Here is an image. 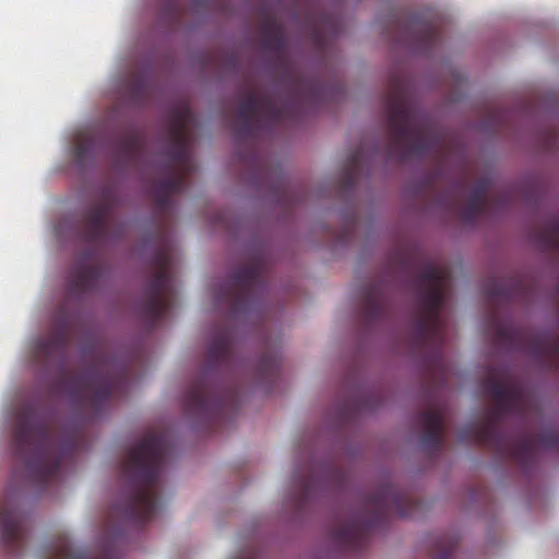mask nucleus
I'll return each mask as SVG.
<instances>
[{
  "label": "nucleus",
  "mask_w": 559,
  "mask_h": 559,
  "mask_svg": "<svg viewBox=\"0 0 559 559\" xmlns=\"http://www.w3.org/2000/svg\"><path fill=\"white\" fill-rule=\"evenodd\" d=\"M484 390L495 401L483 421L466 425L460 431L461 441L481 445L502 460H511L523 469H528L536 460L537 448L559 452V431L543 429L533 435L516 431L507 436L501 425L507 415L525 417L531 406L523 384L504 368H492L484 380Z\"/></svg>",
  "instance_id": "1"
},
{
  "label": "nucleus",
  "mask_w": 559,
  "mask_h": 559,
  "mask_svg": "<svg viewBox=\"0 0 559 559\" xmlns=\"http://www.w3.org/2000/svg\"><path fill=\"white\" fill-rule=\"evenodd\" d=\"M68 344L69 322L63 319L49 335L33 344V359L44 368L61 365V384L73 403L94 419L107 407L112 393L127 382V370L115 358L96 349L88 366L80 373L70 374L64 370Z\"/></svg>",
  "instance_id": "2"
},
{
  "label": "nucleus",
  "mask_w": 559,
  "mask_h": 559,
  "mask_svg": "<svg viewBox=\"0 0 559 559\" xmlns=\"http://www.w3.org/2000/svg\"><path fill=\"white\" fill-rule=\"evenodd\" d=\"M81 440V429H66L57 436L47 418L26 407L14 424L12 445L26 480L47 489L59 481L61 463L74 455Z\"/></svg>",
  "instance_id": "3"
},
{
  "label": "nucleus",
  "mask_w": 559,
  "mask_h": 559,
  "mask_svg": "<svg viewBox=\"0 0 559 559\" xmlns=\"http://www.w3.org/2000/svg\"><path fill=\"white\" fill-rule=\"evenodd\" d=\"M166 451V437L158 432L146 433L129 450L120 466L129 489L115 504L114 515L136 526L154 518L159 507V476Z\"/></svg>",
  "instance_id": "4"
},
{
  "label": "nucleus",
  "mask_w": 559,
  "mask_h": 559,
  "mask_svg": "<svg viewBox=\"0 0 559 559\" xmlns=\"http://www.w3.org/2000/svg\"><path fill=\"white\" fill-rule=\"evenodd\" d=\"M385 107L390 154L397 155L400 162H406L412 156L439 152L442 148V135L425 116L416 110L401 80H392Z\"/></svg>",
  "instance_id": "5"
},
{
  "label": "nucleus",
  "mask_w": 559,
  "mask_h": 559,
  "mask_svg": "<svg viewBox=\"0 0 559 559\" xmlns=\"http://www.w3.org/2000/svg\"><path fill=\"white\" fill-rule=\"evenodd\" d=\"M117 204L116 192L106 187L99 194L98 202L92 205L83 217L82 238L90 246L75 262L69 280L68 290L71 296L81 297L93 292L104 275L95 247L105 238H120L124 234V225L114 224V211Z\"/></svg>",
  "instance_id": "6"
},
{
  "label": "nucleus",
  "mask_w": 559,
  "mask_h": 559,
  "mask_svg": "<svg viewBox=\"0 0 559 559\" xmlns=\"http://www.w3.org/2000/svg\"><path fill=\"white\" fill-rule=\"evenodd\" d=\"M451 280L448 266L427 264L416 277V314L413 321V342L419 350L442 355L447 341V319L442 314Z\"/></svg>",
  "instance_id": "7"
},
{
  "label": "nucleus",
  "mask_w": 559,
  "mask_h": 559,
  "mask_svg": "<svg viewBox=\"0 0 559 559\" xmlns=\"http://www.w3.org/2000/svg\"><path fill=\"white\" fill-rule=\"evenodd\" d=\"M414 507V501L396 486L382 484L365 498L359 513L333 531V540L343 551L359 552L367 546L370 531L377 528L389 515H411Z\"/></svg>",
  "instance_id": "8"
},
{
  "label": "nucleus",
  "mask_w": 559,
  "mask_h": 559,
  "mask_svg": "<svg viewBox=\"0 0 559 559\" xmlns=\"http://www.w3.org/2000/svg\"><path fill=\"white\" fill-rule=\"evenodd\" d=\"M310 92V84L298 86L285 98L255 88L248 91L237 107L234 124L237 141L254 140L261 133L295 120Z\"/></svg>",
  "instance_id": "9"
},
{
  "label": "nucleus",
  "mask_w": 559,
  "mask_h": 559,
  "mask_svg": "<svg viewBox=\"0 0 559 559\" xmlns=\"http://www.w3.org/2000/svg\"><path fill=\"white\" fill-rule=\"evenodd\" d=\"M194 122L192 110L181 105L174 109L168 118L169 147L166 150L168 164L166 174L154 182V199L159 212L170 206V198L183 190L186 179L194 169L190 153V128Z\"/></svg>",
  "instance_id": "10"
},
{
  "label": "nucleus",
  "mask_w": 559,
  "mask_h": 559,
  "mask_svg": "<svg viewBox=\"0 0 559 559\" xmlns=\"http://www.w3.org/2000/svg\"><path fill=\"white\" fill-rule=\"evenodd\" d=\"M234 358V346L230 331L219 329L214 335L206 352V365L202 374L195 379L185 394V409L211 421H217L225 407L234 399L229 393L221 392L210 380L215 369L227 368Z\"/></svg>",
  "instance_id": "11"
},
{
  "label": "nucleus",
  "mask_w": 559,
  "mask_h": 559,
  "mask_svg": "<svg viewBox=\"0 0 559 559\" xmlns=\"http://www.w3.org/2000/svg\"><path fill=\"white\" fill-rule=\"evenodd\" d=\"M154 273L148 281L139 309L142 319L153 329L171 307L174 289L169 270L170 247L165 243L153 257Z\"/></svg>",
  "instance_id": "12"
},
{
  "label": "nucleus",
  "mask_w": 559,
  "mask_h": 559,
  "mask_svg": "<svg viewBox=\"0 0 559 559\" xmlns=\"http://www.w3.org/2000/svg\"><path fill=\"white\" fill-rule=\"evenodd\" d=\"M266 289L264 265L253 260L234 271L229 281L216 295L217 305H226L231 314L251 310Z\"/></svg>",
  "instance_id": "13"
},
{
  "label": "nucleus",
  "mask_w": 559,
  "mask_h": 559,
  "mask_svg": "<svg viewBox=\"0 0 559 559\" xmlns=\"http://www.w3.org/2000/svg\"><path fill=\"white\" fill-rule=\"evenodd\" d=\"M491 182L483 178L473 187L467 200L460 206V216L463 223L473 224L480 215L490 212L491 209L501 211L511 202V193L501 191L495 200L488 198Z\"/></svg>",
  "instance_id": "14"
},
{
  "label": "nucleus",
  "mask_w": 559,
  "mask_h": 559,
  "mask_svg": "<svg viewBox=\"0 0 559 559\" xmlns=\"http://www.w3.org/2000/svg\"><path fill=\"white\" fill-rule=\"evenodd\" d=\"M401 40L413 45L416 49L430 52L441 40L440 23L437 20H425L412 16L407 21H397Z\"/></svg>",
  "instance_id": "15"
},
{
  "label": "nucleus",
  "mask_w": 559,
  "mask_h": 559,
  "mask_svg": "<svg viewBox=\"0 0 559 559\" xmlns=\"http://www.w3.org/2000/svg\"><path fill=\"white\" fill-rule=\"evenodd\" d=\"M0 539L13 555H17L27 539L26 518L12 503L0 507Z\"/></svg>",
  "instance_id": "16"
},
{
  "label": "nucleus",
  "mask_w": 559,
  "mask_h": 559,
  "mask_svg": "<svg viewBox=\"0 0 559 559\" xmlns=\"http://www.w3.org/2000/svg\"><path fill=\"white\" fill-rule=\"evenodd\" d=\"M418 425L424 429L420 444L429 452L441 449L444 430V412L440 406H431L417 416Z\"/></svg>",
  "instance_id": "17"
},
{
  "label": "nucleus",
  "mask_w": 559,
  "mask_h": 559,
  "mask_svg": "<svg viewBox=\"0 0 559 559\" xmlns=\"http://www.w3.org/2000/svg\"><path fill=\"white\" fill-rule=\"evenodd\" d=\"M488 301L492 307L500 302L521 301L527 299V290L523 280L511 277L506 281H492L486 287Z\"/></svg>",
  "instance_id": "18"
},
{
  "label": "nucleus",
  "mask_w": 559,
  "mask_h": 559,
  "mask_svg": "<svg viewBox=\"0 0 559 559\" xmlns=\"http://www.w3.org/2000/svg\"><path fill=\"white\" fill-rule=\"evenodd\" d=\"M361 317L366 323L371 324L384 317L386 301L381 283L367 285L362 290Z\"/></svg>",
  "instance_id": "19"
},
{
  "label": "nucleus",
  "mask_w": 559,
  "mask_h": 559,
  "mask_svg": "<svg viewBox=\"0 0 559 559\" xmlns=\"http://www.w3.org/2000/svg\"><path fill=\"white\" fill-rule=\"evenodd\" d=\"M260 37L264 49L281 56L285 49V32L278 20L264 14L260 23Z\"/></svg>",
  "instance_id": "20"
},
{
  "label": "nucleus",
  "mask_w": 559,
  "mask_h": 559,
  "mask_svg": "<svg viewBox=\"0 0 559 559\" xmlns=\"http://www.w3.org/2000/svg\"><path fill=\"white\" fill-rule=\"evenodd\" d=\"M46 559H114L110 555L104 554L93 557L73 547L68 536H59L48 548Z\"/></svg>",
  "instance_id": "21"
},
{
  "label": "nucleus",
  "mask_w": 559,
  "mask_h": 559,
  "mask_svg": "<svg viewBox=\"0 0 559 559\" xmlns=\"http://www.w3.org/2000/svg\"><path fill=\"white\" fill-rule=\"evenodd\" d=\"M535 237L544 249L559 251V216L546 217Z\"/></svg>",
  "instance_id": "22"
},
{
  "label": "nucleus",
  "mask_w": 559,
  "mask_h": 559,
  "mask_svg": "<svg viewBox=\"0 0 559 559\" xmlns=\"http://www.w3.org/2000/svg\"><path fill=\"white\" fill-rule=\"evenodd\" d=\"M96 142L90 132H81L78 134L73 146V158L79 167H84L95 155Z\"/></svg>",
  "instance_id": "23"
},
{
  "label": "nucleus",
  "mask_w": 559,
  "mask_h": 559,
  "mask_svg": "<svg viewBox=\"0 0 559 559\" xmlns=\"http://www.w3.org/2000/svg\"><path fill=\"white\" fill-rule=\"evenodd\" d=\"M144 146L141 136L134 132H128L119 143V154L128 162L136 160L143 153Z\"/></svg>",
  "instance_id": "24"
},
{
  "label": "nucleus",
  "mask_w": 559,
  "mask_h": 559,
  "mask_svg": "<svg viewBox=\"0 0 559 559\" xmlns=\"http://www.w3.org/2000/svg\"><path fill=\"white\" fill-rule=\"evenodd\" d=\"M281 368V357L273 352L264 354L258 364V374L261 380L273 382Z\"/></svg>",
  "instance_id": "25"
},
{
  "label": "nucleus",
  "mask_w": 559,
  "mask_h": 559,
  "mask_svg": "<svg viewBox=\"0 0 559 559\" xmlns=\"http://www.w3.org/2000/svg\"><path fill=\"white\" fill-rule=\"evenodd\" d=\"M326 29L330 31L331 36H335L338 32V26L331 17L323 16L320 24L311 33L312 41L319 50H324L329 46L331 38L325 36L324 32Z\"/></svg>",
  "instance_id": "26"
},
{
  "label": "nucleus",
  "mask_w": 559,
  "mask_h": 559,
  "mask_svg": "<svg viewBox=\"0 0 559 559\" xmlns=\"http://www.w3.org/2000/svg\"><path fill=\"white\" fill-rule=\"evenodd\" d=\"M455 545L456 540L453 536H440L435 545L436 555L433 559H449L454 551Z\"/></svg>",
  "instance_id": "27"
},
{
  "label": "nucleus",
  "mask_w": 559,
  "mask_h": 559,
  "mask_svg": "<svg viewBox=\"0 0 559 559\" xmlns=\"http://www.w3.org/2000/svg\"><path fill=\"white\" fill-rule=\"evenodd\" d=\"M361 159V151L358 150L353 153L347 160L346 171H345V185L352 186L355 181L356 173L358 170L359 164Z\"/></svg>",
  "instance_id": "28"
},
{
  "label": "nucleus",
  "mask_w": 559,
  "mask_h": 559,
  "mask_svg": "<svg viewBox=\"0 0 559 559\" xmlns=\"http://www.w3.org/2000/svg\"><path fill=\"white\" fill-rule=\"evenodd\" d=\"M297 486L299 487V490H300V496L298 498V504L301 507L306 503L308 498L311 496V493L313 491V487H314V480H313L312 476H310L306 479L297 480Z\"/></svg>",
  "instance_id": "29"
},
{
  "label": "nucleus",
  "mask_w": 559,
  "mask_h": 559,
  "mask_svg": "<svg viewBox=\"0 0 559 559\" xmlns=\"http://www.w3.org/2000/svg\"><path fill=\"white\" fill-rule=\"evenodd\" d=\"M14 477H15V478H19V477H20V471H17V469H15V471H14Z\"/></svg>",
  "instance_id": "30"
},
{
  "label": "nucleus",
  "mask_w": 559,
  "mask_h": 559,
  "mask_svg": "<svg viewBox=\"0 0 559 559\" xmlns=\"http://www.w3.org/2000/svg\"><path fill=\"white\" fill-rule=\"evenodd\" d=\"M281 188H282L283 190H285V186H284V183H282V182H281Z\"/></svg>",
  "instance_id": "31"
}]
</instances>
